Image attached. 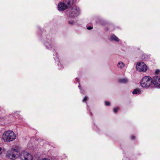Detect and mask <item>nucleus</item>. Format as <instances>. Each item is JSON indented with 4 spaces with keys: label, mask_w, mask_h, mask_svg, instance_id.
<instances>
[{
    "label": "nucleus",
    "mask_w": 160,
    "mask_h": 160,
    "mask_svg": "<svg viewBox=\"0 0 160 160\" xmlns=\"http://www.w3.org/2000/svg\"><path fill=\"white\" fill-rule=\"evenodd\" d=\"M2 150V148L1 147H0V151H1Z\"/></svg>",
    "instance_id": "393cba45"
},
{
    "label": "nucleus",
    "mask_w": 160,
    "mask_h": 160,
    "mask_svg": "<svg viewBox=\"0 0 160 160\" xmlns=\"http://www.w3.org/2000/svg\"><path fill=\"white\" fill-rule=\"evenodd\" d=\"M135 138V136H131V138H132V139H134Z\"/></svg>",
    "instance_id": "4be33fe9"
},
{
    "label": "nucleus",
    "mask_w": 160,
    "mask_h": 160,
    "mask_svg": "<svg viewBox=\"0 0 160 160\" xmlns=\"http://www.w3.org/2000/svg\"><path fill=\"white\" fill-rule=\"evenodd\" d=\"M68 23L71 25H74L76 23V22L74 20H68Z\"/></svg>",
    "instance_id": "dca6fc26"
},
{
    "label": "nucleus",
    "mask_w": 160,
    "mask_h": 160,
    "mask_svg": "<svg viewBox=\"0 0 160 160\" xmlns=\"http://www.w3.org/2000/svg\"><path fill=\"white\" fill-rule=\"evenodd\" d=\"M92 27L91 26H89L88 27H87V29L88 30H91L92 29Z\"/></svg>",
    "instance_id": "412c9836"
},
{
    "label": "nucleus",
    "mask_w": 160,
    "mask_h": 160,
    "mask_svg": "<svg viewBox=\"0 0 160 160\" xmlns=\"http://www.w3.org/2000/svg\"><path fill=\"white\" fill-rule=\"evenodd\" d=\"M78 87L80 89H81V87L80 86V85H79L78 86Z\"/></svg>",
    "instance_id": "b1692460"
},
{
    "label": "nucleus",
    "mask_w": 160,
    "mask_h": 160,
    "mask_svg": "<svg viewBox=\"0 0 160 160\" xmlns=\"http://www.w3.org/2000/svg\"><path fill=\"white\" fill-rule=\"evenodd\" d=\"M152 78L150 77L145 76L143 77L141 81V86L144 88L148 89L151 87Z\"/></svg>",
    "instance_id": "f03ea898"
},
{
    "label": "nucleus",
    "mask_w": 160,
    "mask_h": 160,
    "mask_svg": "<svg viewBox=\"0 0 160 160\" xmlns=\"http://www.w3.org/2000/svg\"><path fill=\"white\" fill-rule=\"evenodd\" d=\"M68 8L67 6L63 2H59L58 5V8L60 11H63Z\"/></svg>",
    "instance_id": "1a4fd4ad"
},
{
    "label": "nucleus",
    "mask_w": 160,
    "mask_h": 160,
    "mask_svg": "<svg viewBox=\"0 0 160 160\" xmlns=\"http://www.w3.org/2000/svg\"><path fill=\"white\" fill-rule=\"evenodd\" d=\"M125 66L124 63L121 61L119 62L117 64V67L119 68L122 69L124 68Z\"/></svg>",
    "instance_id": "ddd939ff"
},
{
    "label": "nucleus",
    "mask_w": 160,
    "mask_h": 160,
    "mask_svg": "<svg viewBox=\"0 0 160 160\" xmlns=\"http://www.w3.org/2000/svg\"><path fill=\"white\" fill-rule=\"evenodd\" d=\"M136 68L139 72H145L147 70V67L143 62H141L137 63Z\"/></svg>",
    "instance_id": "0eeeda50"
},
{
    "label": "nucleus",
    "mask_w": 160,
    "mask_h": 160,
    "mask_svg": "<svg viewBox=\"0 0 160 160\" xmlns=\"http://www.w3.org/2000/svg\"><path fill=\"white\" fill-rule=\"evenodd\" d=\"M119 82L122 83L126 84L128 83V80L127 78H123L119 79Z\"/></svg>",
    "instance_id": "f8f14e48"
},
{
    "label": "nucleus",
    "mask_w": 160,
    "mask_h": 160,
    "mask_svg": "<svg viewBox=\"0 0 160 160\" xmlns=\"http://www.w3.org/2000/svg\"><path fill=\"white\" fill-rule=\"evenodd\" d=\"M155 73L156 74H158L160 73V70L159 69H157L155 70Z\"/></svg>",
    "instance_id": "6ab92c4d"
},
{
    "label": "nucleus",
    "mask_w": 160,
    "mask_h": 160,
    "mask_svg": "<svg viewBox=\"0 0 160 160\" xmlns=\"http://www.w3.org/2000/svg\"><path fill=\"white\" fill-rule=\"evenodd\" d=\"M152 83L156 87H160V78L158 76L154 77L152 79Z\"/></svg>",
    "instance_id": "6e6552de"
},
{
    "label": "nucleus",
    "mask_w": 160,
    "mask_h": 160,
    "mask_svg": "<svg viewBox=\"0 0 160 160\" xmlns=\"http://www.w3.org/2000/svg\"><path fill=\"white\" fill-rule=\"evenodd\" d=\"M77 81H78V78H77Z\"/></svg>",
    "instance_id": "a878e982"
},
{
    "label": "nucleus",
    "mask_w": 160,
    "mask_h": 160,
    "mask_svg": "<svg viewBox=\"0 0 160 160\" xmlns=\"http://www.w3.org/2000/svg\"><path fill=\"white\" fill-rule=\"evenodd\" d=\"M43 43L46 48L53 52H56L53 45V41L50 37L46 38L44 39Z\"/></svg>",
    "instance_id": "20e7f679"
},
{
    "label": "nucleus",
    "mask_w": 160,
    "mask_h": 160,
    "mask_svg": "<svg viewBox=\"0 0 160 160\" xmlns=\"http://www.w3.org/2000/svg\"><path fill=\"white\" fill-rule=\"evenodd\" d=\"M110 39L112 41H114L116 42L119 41V39L114 35H112L111 36Z\"/></svg>",
    "instance_id": "4468645a"
},
{
    "label": "nucleus",
    "mask_w": 160,
    "mask_h": 160,
    "mask_svg": "<svg viewBox=\"0 0 160 160\" xmlns=\"http://www.w3.org/2000/svg\"><path fill=\"white\" fill-rule=\"evenodd\" d=\"M18 157L21 160H32V155L28 152L23 151L19 153Z\"/></svg>",
    "instance_id": "423d86ee"
},
{
    "label": "nucleus",
    "mask_w": 160,
    "mask_h": 160,
    "mask_svg": "<svg viewBox=\"0 0 160 160\" xmlns=\"http://www.w3.org/2000/svg\"><path fill=\"white\" fill-rule=\"evenodd\" d=\"M118 108H119L118 107L114 108L113 109V111H114V112L117 113L118 112Z\"/></svg>",
    "instance_id": "f3484780"
},
{
    "label": "nucleus",
    "mask_w": 160,
    "mask_h": 160,
    "mask_svg": "<svg viewBox=\"0 0 160 160\" xmlns=\"http://www.w3.org/2000/svg\"><path fill=\"white\" fill-rule=\"evenodd\" d=\"M80 14V10L79 8L74 6L67 12V14L70 18L76 17Z\"/></svg>",
    "instance_id": "7ed1b4c3"
},
{
    "label": "nucleus",
    "mask_w": 160,
    "mask_h": 160,
    "mask_svg": "<svg viewBox=\"0 0 160 160\" xmlns=\"http://www.w3.org/2000/svg\"><path fill=\"white\" fill-rule=\"evenodd\" d=\"M19 153L17 149L12 148L7 151L6 156L11 160H14L17 158Z\"/></svg>",
    "instance_id": "39448f33"
},
{
    "label": "nucleus",
    "mask_w": 160,
    "mask_h": 160,
    "mask_svg": "<svg viewBox=\"0 0 160 160\" xmlns=\"http://www.w3.org/2000/svg\"><path fill=\"white\" fill-rule=\"evenodd\" d=\"M132 93L133 94H140L141 93V91L140 89L136 88L133 91Z\"/></svg>",
    "instance_id": "2eb2a0df"
},
{
    "label": "nucleus",
    "mask_w": 160,
    "mask_h": 160,
    "mask_svg": "<svg viewBox=\"0 0 160 160\" xmlns=\"http://www.w3.org/2000/svg\"><path fill=\"white\" fill-rule=\"evenodd\" d=\"M41 160H50L47 158H44L42 159Z\"/></svg>",
    "instance_id": "5701e85b"
},
{
    "label": "nucleus",
    "mask_w": 160,
    "mask_h": 160,
    "mask_svg": "<svg viewBox=\"0 0 160 160\" xmlns=\"http://www.w3.org/2000/svg\"><path fill=\"white\" fill-rule=\"evenodd\" d=\"M16 136L14 132L11 131L5 132L2 135V138L5 142H9L14 140Z\"/></svg>",
    "instance_id": "f257e3e1"
},
{
    "label": "nucleus",
    "mask_w": 160,
    "mask_h": 160,
    "mask_svg": "<svg viewBox=\"0 0 160 160\" xmlns=\"http://www.w3.org/2000/svg\"><path fill=\"white\" fill-rule=\"evenodd\" d=\"M105 104L106 106H109L110 105V102L108 101H105Z\"/></svg>",
    "instance_id": "aec40b11"
},
{
    "label": "nucleus",
    "mask_w": 160,
    "mask_h": 160,
    "mask_svg": "<svg viewBox=\"0 0 160 160\" xmlns=\"http://www.w3.org/2000/svg\"><path fill=\"white\" fill-rule=\"evenodd\" d=\"M88 97L87 96H85L83 98V102H86V101L88 99Z\"/></svg>",
    "instance_id": "a211bd4d"
},
{
    "label": "nucleus",
    "mask_w": 160,
    "mask_h": 160,
    "mask_svg": "<svg viewBox=\"0 0 160 160\" xmlns=\"http://www.w3.org/2000/svg\"><path fill=\"white\" fill-rule=\"evenodd\" d=\"M55 56H56L54 57V59L55 60V62H58L57 64L59 68L60 69H62L63 67V65H62L61 62H59V58L57 56V53L55 54Z\"/></svg>",
    "instance_id": "9d476101"
},
{
    "label": "nucleus",
    "mask_w": 160,
    "mask_h": 160,
    "mask_svg": "<svg viewBox=\"0 0 160 160\" xmlns=\"http://www.w3.org/2000/svg\"><path fill=\"white\" fill-rule=\"evenodd\" d=\"M63 1L68 8L72 5L73 3V0H63Z\"/></svg>",
    "instance_id": "9b49d317"
}]
</instances>
